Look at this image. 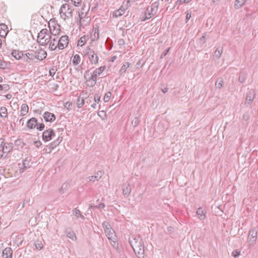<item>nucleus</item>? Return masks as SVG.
<instances>
[{"label": "nucleus", "instance_id": "nucleus-44", "mask_svg": "<svg viewBox=\"0 0 258 258\" xmlns=\"http://www.w3.org/2000/svg\"><path fill=\"white\" fill-rule=\"evenodd\" d=\"M71 1L75 6H79L81 4V0H71Z\"/></svg>", "mask_w": 258, "mask_h": 258}, {"label": "nucleus", "instance_id": "nucleus-48", "mask_svg": "<svg viewBox=\"0 0 258 258\" xmlns=\"http://www.w3.org/2000/svg\"><path fill=\"white\" fill-rule=\"evenodd\" d=\"M7 64L5 62L0 59V68L5 69L6 68Z\"/></svg>", "mask_w": 258, "mask_h": 258}, {"label": "nucleus", "instance_id": "nucleus-42", "mask_svg": "<svg viewBox=\"0 0 258 258\" xmlns=\"http://www.w3.org/2000/svg\"><path fill=\"white\" fill-rule=\"evenodd\" d=\"M35 246L36 249L40 250L43 247L41 241H37L35 243Z\"/></svg>", "mask_w": 258, "mask_h": 258}, {"label": "nucleus", "instance_id": "nucleus-58", "mask_svg": "<svg viewBox=\"0 0 258 258\" xmlns=\"http://www.w3.org/2000/svg\"><path fill=\"white\" fill-rule=\"evenodd\" d=\"M96 32L94 34V37L96 38L97 37V38H99V33L98 32L97 33V35L96 36Z\"/></svg>", "mask_w": 258, "mask_h": 258}, {"label": "nucleus", "instance_id": "nucleus-56", "mask_svg": "<svg viewBox=\"0 0 258 258\" xmlns=\"http://www.w3.org/2000/svg\"><path fill=\"white\" fill-rule=\"evenodd\" d=\"M162 92L164 93H167L168 92V88H164V89H162Z\"/></svg>", "mask_w": 258, "mask_h": 258}, {"label": "nucleus", "instance_id": "nucleus-41", "mask_svg": "<svg viewBox=\"0 0 258 258\" xmlns=\"http://www.w3.org/2000/svg\"><path fill=\"white\" fill-rule=\"evenodd\" d=\"M222 53V49H220L218 48L214 52V56L219 58Z\"/></svg>", "mask_w": 258, "mask_h": 258}, {"label": "nucleus", "instance_id": "nucleus-50", "mask_svg": "<svg viewBox=\"0 0 258 258\" xmlns=\"http://www.w3.org/2000/svg\"><path fill=\"white\" fill-rule=\"evenodd\" d=\"M101 96L99 95H97L94 97V100L96 102H99L100 101Z\"/></svg>", "mask_w": 258, "mask_h": 258}, {"label": "nucleus", "instance_id": "nucleus-11", "mask_svg": "<svg viewBox=\"0 0 258 258\" xmlns=\"http://www.w3.org/2000/svg\"><path fill=\"white\" fill-rule=\"evenodd\" d=\"M59 40V50H62L67 47L69 44V37L67 35H63L60 37H58Z\"/></svg>", "mask_w": 258, "mask_h": 258}, {"label": "nucleus", "instance_id": "nucleus-26", "mask_svg": "<svg viewBox=\"0 0 258 258\" xmlns=\"http://www.w3.org/2000/svg\"><path fill=\"white\" fill-rule=\"evenodd\" d=\"M123 194L124 196H128L131 191V186L128 183L127 184H124L122 186Z\"/></svg>", "mask_w": 258, "mask_h": 258}, {"label": "nucleus", "instance_id": "nucleus-15", "mask_svg": "<svg viewBox=\"0 0 258 258\" xmlns=\"http://www.w3.org/2000/svg\"><path fill=\"white\" fill-rule=\"evenodd\" d=\"M255 96L254 90H249L246 94L245 103L250 104L253 100Z\"/></svg>", "mask_w": 258, "mask_h": 258}, {"label": "nucleus", "instance_id": "nucleus-19", "mask_svg": "<svg viewBox=\"0 0 258 258\" xmlns=\"http://www.w3.org/2000/svg\"><path fill=\"white\" fill-rule=\"evenodd\" d=\"M106 69V66H101L98 68L96 69L92 74L94 75L95 77L97 79V77L101 76L104 70Z\"/></svg>", "mask_w": 258, "mask_h": 258}, {"label": "nucleus", "instance_id": "nucleus-18", "mask_svg": "<svg viewBox=\"0 0 258 258\" xmlns=\"http://www.w3.org/2000/svg\"><path fill=\"white\" fill-rule=\"evenodd\" d=\"M8 28L5 24H0V36L5 38L8 33Z\"/></svg>", "mask_w": 258, "mask_h": 258}, {"label": "nucleus", "instance_id": "nucleus-7", "mask_svg": "<svg viewBox=\"0 0 258 258\" xmlns=\"http://www.w3.org/2000/svg\"><path fill=\"white\" fill-rule=\"evenodd\" d=\"M159 5V2H156L153 3L150 7H148L145 13V17L143 21L148 20L155 15L158 11Z\"/></svg>", "mask_w": 258, "mask_h": 258}, {"label": "nucleus", "instance_id": "nucleus-23", "mask_svg": "<svg viewBox=\"0 0 258 258\" xmlns=\"http://www.w3.org/2000/svg\"><path fill=\"white\" fill-rule=\"evenodd\" d=\"M70 187V184L68 182H65L62 184L59 189V192L61 194H64Z\"/></svg>", "mask_w": 258, "mask_h": 258}, {"label": "nucleus", "instance_id": "nucleus-3", "mask_svg": "<svg viewBox=\"0 0 258 258\" xmlns=\"http://www.w3.org/2000/svg\"><path fill=\"white\" fill-rule=\"evenodd\" d=\"M102 225L105 233L109 240L110 244L113 247H115L116 245L117 237L114 230L111 228L110 224L107 221H104Z\"/></svg>", "mask_w": 258, "mask_h": 258}, {"label": "nucleus", "instance_id": "nucleus-39", "mask_svg": "<svg viewBox=\"0 0 258 258\" xmlns=\"http://www.w3.org/2000/svg\"><path fill=\"white\" fill-rule=\"evenodd\" d=\"M61 141V139L59 140V138L57 139L56 140H54L52 143H51L50 147L52 149L54 148V147L58 146L60 142Z\"/></svg>", "mask_w": 258, "mask_h": 258}, {"label": "nucleus", "instance_id": "nucleus-31", "mask_svg": "<svg viewBox=\"0 0 258 258\" xmlns=\"http://www.w3.org/2000/svg\"><path fill=\"white\" fill-rule=\"evenodd\" d=\"M73 214L77 218H80L82 220H84L85 219V217L81 214V211L77 208H75L73 210Z\"/></svg>", "mask_w": 258, "mask_h": 258}, {"label": "nucleus", "instance_id": "nucleus-36", "mask_svg": "<svg viewBox=\"0 0 258 258\" xmlns=\"http://www.w3.org/2000/svg\"><path fill=\"white\" fill-rule=\"evenodd\" d=\"M0 114L2 117H7V109L5 107H1L0 108Z\"/></svg>", "mask_w": 258, "mask_h": 258}, {"label": "nucleus", "instance_id": "nucleus-10", "mask_svg": "<svg viewBox=\"0 0 258 258\" xmlns=\"http://www.w3.org/2000/svg\"><path fill=\"white\" fill-rule=\"evenodd\" d=\"M59 40L58 36H50L49 49L52 51L56 50L57 48L59 49Z\"/></svg>", "mask_w": 258, "mask_h": 258}, {"label": "nucleus", "instance_id": "nucleus-21", "mask_svg": "<svg viewBox=\"0 0 258 258\" xmlns=\"http://www.w3.org/2000/svg\"><path fill=\"white\" fill-rule=\"evenodd\" d=\"M30 160L28 159V158H25V160H24L22 164V167H20V172L23 173L24 172L25 170L27 168H28L30 167Z\"/></svg>", "mask_w": 258, "mask_h": 258}, {"label": "nucleus", "instance_id": "nucleus-47", "mask_svg": "<svg viewBox=\"0 0 258 258\" xmlns=\"http://www.w3.org/2000/svg\"><path fill=\"white\" fill-rule=\"evenodd\" d=\"M139 119L138 118L136 117L135 118L134 120H133L132 124L134 126H136L139 124Z\"/></svg>", "mask_w": 258, "mask_h": 258}, {"label": "nucleus", "instance_id": "nucleus-1", "mask_svg": "<svg viewBox=\"0 0 258 258\" xmlns=\"http://www.w3.org/2000/svg\"><path fill=\"white\" fill-rule=\"evenodd\" d=\"M47 56V52L42 48H39L36 51L30 50L28 52L24 54V59L27 62H30L34 58L42 60Z\"/></svg>", "mask_w": 258, "mask_h": 258}, {"label": "nucleus", "instance_id": "nucleus-20", "mask_svg": "<svg viewBox=\"0 0 258 258\" xmlns=\"http://www.w3.org/2000/svg\"><path fill=\"white\" fill-rule=\"evenodd\" d=\"M13 251L11 247H8L5 248L3 251V255L5 258H12Z\"/></svg>", "mask_w": 258, "mask_h": 258}, {"label": "nucleus", "instance_id": "nucleus-64", "mask_svg": "<svg viewBox=\"0 0 258 258\" xmlns=\"http://www.w3.org/2000/svg\"><path fill=\"white\" fill-rule=\"evenodd\" d=\"M4 88L5 89H6V88H7L8 87V85H7V84L4 85Z\"/></svg>", "mask_w": 258, "mask_h": 258}, {"label": "nucleus", "instance_id": "nucleus-17", "mask_svg": "<svg viewBox=\"0 0 258 258\" xmlns=\"http://www.w3.org/2000/svg\"><path fill=\"white\" fill-rule=\"evenodd\" d=\"M37 125V120L35 117H32L28 120L27 123V126L29 129H33Z\"/></svg>", "mask_w": 258, "mask_h": 258}, {"label": "nucleus", "instance_id": "nucleus-37", "mask_svg": "<svg viewBox=\"0 0 258 258\" xmlns=\"http://www.w3.org/2000/svg\"><path fill=\"white\" fill-rule=\"evenodd\" d=\"M223 84V80L222 78L218 79L215 83V87L217 88L220 89L222 87Z\"/></svg>", "mask_w": 258, "mask_h": 258}, {"label": "nucleus", "instance_id": "nucleus-22", "mask_svg": "<svg viewBox=\"0 0 258 258\" xmlns=\"http://www.w3.org/2000/svg\"><path fill=\"white\" fill-rule=\"evenodd\" d=\"M49 31L53 35V36H57L59 34L60 32V30L59 28V26L58 25L57 26H53V28L52 29L51 26H49Z\"/></svg>", "mask_w": 258, "mask_h": 258}, {"label": "nucleus", "instance_id": "nucleus-43", "mask_svg": "<svg viewBox=\"0 0 258 258\" xmlns=\"http://www.w3.org/2000/svg\"><path fill=\"white\" fill-rule=\"evenodd\" d=\"M45 125L44 123H38L37 122V125L36 126V127L37 130L39 131H42L44 128Z\"/></svg>", "mask_w": 258, "mask_h": 258}, {"label": "nucleus", "instance_id": "nucleus-38", "mask_svg": "<svg viewBox=\"0 0 258 258\" xmlns=\"http://www.w3.org/2000/svg\"><path fill=\"white\" fill-rule=\"evenodd\" d=\"M245 0H236L235 3V7L236 8H239L242 6L245 3Z\"/></svg>", "mask_w": 258, "mask_h": 258}, {"label": "nucleus", "instance_id": "nucleus-40", "mask_svg": "<svg viewBox=\"0 0 258 258\" xmlns=\"http://www.w3.org/2000/svg\"><path fill=\"white\" fill-rule=\"evenodd\" d=\"M111 96V93L110 92H108L106 93L104 97V101L105 102H107L109 101Z\"/></svg>", "mask_w": 258, "mask_h": 258}, {"label": "nucleus", "instance_id": "nucleus-46", "mask_svg": "<svg viewBox=\"0 0 258 258\" xmlns=\"http://www.w3.org/2000/svg\"><path fill=\"white\" fill-rule=\"evenodd\" d=\"M240 251H239L238 250H236L232 252V255L234 257H237L239 256L240 255Z\"/></svg>", "mask_w": 258, "mask_h": 258}, {"label": "nucleus", "instance_id": "nucleus-27", "mask_svg": "<svg viewBox=\"0 0 258 258\" xmlns=\"http://www.w3.org/2000/svg\"><path fill=\"white\" fill-rule=\"evenodd\" d=\"M48 31L46 29H42L38 34L37 40L41 39L42 38L45 37L46 36H49Z\"/></svg>", "mask_w": 258, "mask_h": 258}, {"label": "nucleus", "instance_id": "nucleus-13", "mask_svg": "<svg viewBox=\"0 0 258 258\" xmlns=\"http://www.w3.org/2000/svg\"><path fill=\"white\" fill-rule=\"evenodd\" d=\"M124 5L125 3L124 2L123 5L118 10L115 11L113 13L112 15L113 18H118L124 14L126 10L127 9V7L124 6Z\"/></svg>", "mask_w": 258, "mask_h": 258}, {"label": "nucleus", "instance_id": "nucleus-33", "mask_svg": "<svg viewBox=\"0 0 258 258\" xmlns=\"http://www.w3.org/2000/svg\"><path fill=\"white\" fill-rule=\"evenodd\" d=\"M87 40V38L85 36L81 37L78 41V46H83Z\"/></svg>", "mask_w": 258, "mask_h": 258}, {"label": "nucleus", "instance_id": "nucleus-24", "mask_svg": "<svg viewBox=\"0 0 258 258\" xmlns=\"http://www.w3.org/2000/svg\"><path fill=\"white\" fill-rule=\"evenodd\" d=\"M102 175V172L99 171L95 175L89 176L88 179L89 181L95 182V181L98 180Z\"/></svg>", "mask_w": 258, "mask_h": 258}, {"label": "nucleus", "instance_id": "nucleus-2", "mask_svg": "<svg viewBox=\"0 0 258 258\" xmlns=\"http://www.w3.org/2000/svg\"><path fill=\"white\" fill-rule=\"evenodd\" d=\"M130 243L139 258L144 257V246L140 237L130 238Z\"/></svg>", "mask_w": 258, "mask_h": 258}, {"label": "nucleus", "instance_id": "nucleus-16", "mask_svg": "<svg viewBox=\"0 0 258 258\" xmlns=\"http://www.w3.org/2000/svg\"><path fill=\"white\" fill-rule=\"evenodd\" d=\"M43 116L46 121L53 122L55 119V115L49 112H45Z\"/></svg>", "mask_w": 258, "mask_h": 258}, {"label": "nucleus", "instance_id": "nucleus-62", "mask_svg": "<svg viewBox=\"0 0 258 258\" xmlns=\"http://www.w3.org/2000/svg\"><path fill=\"white\" fill-rule=\"evenodd\" d=\"M91 106L93 108H95L96 107V104L95 103H94V104H92Z\"/></svg>", "mask_w": 258, "mask_h": 258}, {"label": "nucleus", "instance_id": "nucleus-61", "mask_svg": "<svg viewBox=\"0 0 258 258\" xmlns=\"http://www.w3.org/2000/svg\"><path fill=\"white\" fill-rule=\"evenodd\" d=\"M4 89V86L2 85H0V90L2 91Z\"/></svg>", "mask_w": 258, "mask_h": 258}, {"label": "nucleus", "instance_id": "nucleus-14", "mask_svg": "<svg viewBox=\"0 0 258 258\" xmlns=\"http://www.w3.org/2000/svg\"><path fill=\"white\" fill-rule=\"evenodd\" d=\"M197 216L199 219L204 221L206 218L207 211L205 209L200 207L198 209L197 212Z\"/></svg>", "mask_w": 258, "mask_h": 258}, {"label": "nucleus", "instance_id": "nucleus-60", "mask_svg": "<svg viewBox=\"0 0 258 258\" xmlns=\"http://www.w3.org/2000/svg\"><path fill=\"white\" fill-rule=\"evenodd\" d=\"M239 82H241V83H242V82H243L244 80H243V79H241V77H240L239 78Z\"/></svg>", "mask_w": 258, "mask_h": 258}, {"label": "nucleus", "instance_id": "nucleus-49", "mask_svg": "<svg viewBox=\"0 0 258 258\" xmlns=\"http://www.w3.org/2000/svg\"><path fill=\"white\" fill-rule=\"evenodd\" d=\"M118 44L119 46H123L125 44V41L123 39H120L118 40Z\"/></svg>", "mask_w": 258, "mask_h": 258}, {"label": "nucleus", "instance_id": "nucleus-29", "mask_svg": "<svg viewBox=\"0 0 258 258\" xmlns=\"http://www.w3.org/2000/svg\"><path fill=\"white\" fill-rule=\"evenodd\" d=\"M11 54L13 57L18 60L22 58V57L23 56L24 57V54L22 52L16 50L13 51Z\"/></svg>", "mask_w": 258, "mask_h": 258}, {"label": "nucleus", "instance_id": "nucleus-28", "mask_svg": "<svg viewBox=\"0 0 258 258\" xmlns=\"http://www.w3.org/2000/svg\"><path fill=\"white\" fill-rule=\"evenodd\" d=\"M29 111V107L26 104H22L21 106L20 115L23 116L27 114Z\"/></svg>", "mask_w": 258, "mask_h": 258}, {"label": "nucleus", "instance_id": "nucleus-34", "mask_svg": "<svg viewBox=\"0 0 258 258\" xmlns=\"http://www.w3.org/2000/svg\"><path fill=\"white\" fill-rule=\"evenodd\" d=\"M85 100L83 98L79 97L77 99L76 104L78 108H81L84 104Z\"/></svg>", "mask_w": 258, "mask_h": 258}, {"label": "nucleus", "instance_id": "nucleus-30", "mask_svg": "<svg viewBox=\"0 0 258 258\" xmlns=\"http://www.w3.org/2000/svg\"><path fill=\"white\" fill-rule=\"evenodd\" d=\"M50 35L46 36L45 37L42 38L41 39L37 40L38 42L42 45H45L49 43Z\"/></svg>", "mask_w": 258, "mask_h": 258}, {"label": "nucleus", "instance_id": "nucleus-52", "mask_svg": "<svg viewBox=\"0 0 258 258\" xmlns=\"http://www.w3.org/2000/svg\"><path fill=\"white\" fill-rule=\"evenodd\" d=\"M191 12L187 13L186 15V21L189 20L190 19V18H191Z\"/></svg>", "mask_w": 258, "mask_h": 258}, {"label": "nucleus", "instance_id": "nucleus-32", "mask_svg": "<svg viewBox=\"0 0 258 258\" xmlns=\"http://www.w3.org/2000/svg\"><path fill=\"white\" fill-rule=\"evenodd\" d=\"M130 66V64L128 62H125L121 67L119 72L121 74L124 73L126 71L127 69L129 68Z\"/></svg>", "mask_w": 258, "mask_h": 258}, {"label": "nucleus", "instance_id": "nucleus-4", "mask_svg": "<svg viewBox=\"0 0 258 258\" xmlns=\"http://www.w3.org/2000/svg\"><path fill=\"white\" fill-rule=\"evenodd\" d=\"M60 17L64 20L71 18L73 17V10L70 5L68 4L62 5L59 10Z\"/></svg>", "mask_w": 258, "mask_h": 258}, {"label": "nucleus", "instance_id": "nucleus-59", "mask_svg": "<svg viewBox=\"0 0 258 258\" xmlns=\"http://www.w3.org/2000/svg\"><path fill=\"white\" fill-rule=\"evenodd\" d=\"M35 143H36V146L37 147H38V146H39V145H40L41 144L40 142H36Z\"/></svg>", "mask_w": 258, "mask_h": 258}, {"label": "nucleus", "instance_id": "nucleus-35", "mask_svg": "<svg viewBox=\"0 0 258 258\" xmlns=\"http://www.w3.org/2000/svg\"><path fill=\"white\" fill-rule=\"evenodd\" d=\"M67 236L68 238L71 239L72 240H74L76 239V234L74 233V231L70 230L68 231H67Z\"/></svg>", "mask_w": 258, "mask_h": 258}, {"label": "nucleus", "instance_id": "nucleus-57", "mask_svg": "<svg viewBox=\"0 0 258 258\" xmlns=\"http://www.w3.org/2000/svg\"><path fill=\"white\" fill-rule=\"evenodd\" d=\"M205 36H203L201 38V41H203V42H205Z\"/></svg>", "mask_w": 258, "mask_h": 258}, {"label": "nucleus", "instance_id": "nucleus-12", "mask_svg": "<svg viewBox=\"0 0 258 258\" xmlns=\"http://www.w3.org/2000/svg\"><path fill=\"white\" fill-rule=\"evenodd\" d=\"M55 135L52 129L49 128L43 133L42 139L45 141H49L52 138L55 137Z\"/></svg>", "mask_w": 258, "mask_h": 258}, {"label": "nucleus", "instance_id": "nucleus-51", "mask_svg": "<svg viewBox=\"0 0 258 258\" xmlns=\"http://www.w3.org/2000/svg\"><path fill=\"white\" fill-rule=\"evenodd\" d=\"M55 73V69L52 68L51 70H49V74L51 76H53Z\"/></svg>", "mask_w": 258, "mask_h": 258}, {"label": "nucleus", "instance_id": "nucleus-53", "mask_svg": "<svg viewBox=\"0 0 258 258\" xmlns=\"http://www.w3.org/2000/svg\"><path fill=\"white\" fill-rule=\"evenodd\" d=\"M169 48L168 49H167V50H166L161 55V57H163L164 56H165L167 53H168L169 52Z\"/></svg>", "mask_w": 258, "mask_h": 258}, {"label": "nucleus", "instance_id": "nucleus-54", "mask_svg": "<svg viewBox=\"0 0 258 258\" xmlns=\"http://www.w3.org/2000/svg\"><path fill=\"white\" fill-rule=\"evenodd\" d=\"M95 207L99 209H103L105 207V205L103 203H101L98 206H97Z\"/></svg>", "mask_w": 258, "mask_h": 258}, {"label": "nucleus", "instance_id": "nucleus-9", "mask_svg": "<svg viewBox=\"0 0 258 258\" xmlns=\"http://www.w3.org/2000/svg\"><path fill=\"white\" fill-rule=\"evenodd\" d=\"M84 77L88 86L93 87L97 82V79L92 73H90L89 70L85 71Z\"/></svg>", "mask_w": 258, "mask_h": 258}, {"label": "nucleus", "instance_id": "nucleus-8", "mask_svg": "<svg viewBox=\"0 0 258 258\" xmlns=\"http://www.w3.org/2000/svg\"><path fill=\"white\" fill-rule=\"evenodd\" d=\"M257 232L255 228L249 230L247 238V243L249 247L253 246L256 243Z\"/></svg>", "mask_w": 258, "mask_h": 258}, {"label": "nucleus", "instance_id": "nucleus-55", "mask_svg": "<svg viewBox=\"0 0 258 258\" xmlns=\"http://www.w3.org/2000/svg\"><path fill=\"white\" fill-rule=\"evenodd\" d=\"M12 95L10 94H7L6 95V98L8 100L11 99L12 98Z\"/></svg>", "mask_w": 258, "mask_h": 258}, {"label": "nucleus", "instance_id": "nucleus-63", "mask_svg": "<svg viewBox=\"0 0 258 258\" xmlns=\"http://www.w3.org/2000/svg\"><path fill=\"white\" fill-rule=\"evenodd\" d=\"M83 15V13H82L81 15V14H79V18H80V19L81 20L82 17V15Z\"/></svg>", "mask_w": 258, "mask_h": 258}, {"label": "nucleus", "instance_id": "nucleus-45", "mask_svg": "<svg viewBox=\"0 0 258 258\" xmlns=\"http://www.w3.org/2000/svg\"><path fill=\"white\" fill-rule=\"evenodd\" d=\"M191 1V0H177L176 2V4L178 5V4H181L183 3H188L190 2Z\"/></svg>", "mask_w": 258, "mask_h": 258}, {"label": "nucleus", "instance_id": "nucleus-6", "mask_svg": "<svg viewBox=\"0 0 258 258\" xmlns=\"http://www.w3.org/2000/svg\"><path fill=\"white\" fill-rule=\"evenodd\" d=\"M13 148V144L11 142H5L4 140L2 139H0V152L3 153L2 154H0V157H3L5 154V156H7V154L9 153Z\"/></svg>", "mask_w": 258, "mask_h": 258}, {"label": "nucleus", "instance_id": "nucleus-25", "mask_svg": "<svg viewBox=\"0 0 258 258\" xmlns=\"http://www.w3.org/2000/svg\"><path fill=\"white\" fill-rule=\"evenodd\" d=\"M81 58L80 55L76 54L72 56V62L74 66H77L80 64Z\"/></svg>", "mask_w": 258, "mask_h": 258}, {"label": "nucleus", "instance_id": "nucleus-5", "mask_svg": "<svg viewBox=\"0 0 258 258\" xmlns=\"http://www.w3.org/2000/svg\"><path fill=\"white\" fill-rule=\"evenodd\" d=\"M84 53L92 64L96 65L98 63L99 57L93 49L87 47L85 49Z\"/></svg>", "mask_w": 258, "mask_h": 258}]
</instances>
